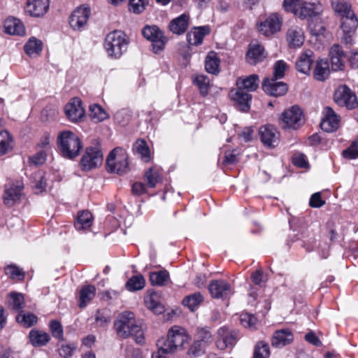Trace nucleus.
I'll list each match as a JSON object with an SVG mask.
<instances>
[{"mask_svg": "<svg viewBox=\"0 0 358 358\" xmlns=\"http://www.w3.org/2000/svg\"><path fill=\"white\" fill-rule=\"evenodd\" d=\"M329 64L327 59H320L316 61L313 71V77L319 81L325 80L329 76Z\"/></svg>", "mask_w": 358, "mask_h": 358, "instance_id": "32", "label": "nucleus"}, {"mask_svg": "<svg viewBox=\"0 0 358 358\" xmlns=\"http://www.w3.org/2000/svg\"><path fill=\"white\" fill-rule=\"evenodd\" d=\"M208 289L213 298H224L230 293L231 285L226 280H214L210 282Z\"/></svg>", "mask_w": 358, "mask_h": 358, "instance_id": "21", "label": "nucleus"}, {"mask_svg": "<svg viewBox=\"0 0 358 358\" xmlns=\"http://www.w3.org/2000/svg\"><path fill=\"white\" fill-rule=\"evenodd\" d=\"M43 43L41 41L32 37L24 45L25 52L30 57L38 55L42 50Z\"/></svg>", "mask_w": 358, "mask_h": 358, "instance_id": "37", "label": "nucleus"}, {"mask_svg": "<svg viewBox=\"0 0 358 358\" xmlns=\"http://www.w3.org/2000/svg\"><path fill=\"white\" fill-rule=\"evenodd\" d=\"M133 150L145 162L150 161V149L144 140L138 139L133 145Z\"/></svg>", "mask_w": 358, "mask_h": 358, "instance_id": "38", "label": "nucleus"}, {"mask_svg": "<svg viewBox=\"0 0 358 358\" xmlns=\"http://www.w3.org/2000/svg\"><path fill=\"white\" fill-rule=\"evenodd\" d=\"M147 4L148 0H129V10L138 14L145 10Z\"/></svg>", "mask_w": 358, "mask_h": 358, "instance_id": "59", "label": "nucleus"}, {"mask_svg": "<svg viewBox=\"0 0 358 358\" xmlns=\"http://www.w3.org/2000/svg\"><path fill=\"white\" fill-rule=\"evenodd\" d=\"M287 68V64L282 60L277 61L273 67V78L274 79H280L282 78Z\"/></svg>", "mask_w": 358, "mask_h": 358, "instance_id": "57", "label": "nucleus"}, {"mask_svg": "<svg viewBox=\"0 0 358 358\" xmlns=\"http://www.w3.org/2000/svg\"><path fill=\"white\" fill-rule=\"evenodd\" d=\"M188 340L189 336L185 329L174 326L169 329L166 338H162L157 341V346L162 353H171L182 347Z\"/></svg>", "mask_w": 358, "mask_h": 358, "instance_id": "3", "label": "nucleus"}, {"mask_svg": "<svg viewBox=\"0 0 358 358\" xmlns=\"http://www.w3.org/2000/svg\"><path fill=\"white\" fill-rule=\"evenodd\" d=\"M103 163V154L99 147H89L81 159L83 170L90 171L101 166Z\"/></svg>", "mask_w": 358, "mask_h": 358, "instance_id": "11", "label": "nucleus"}, {"mask_svg": "<svg viewBox=\"0 0 358 358\" xmlns=\"http://www.w3.org/2000/svg\"><path fill=\"white\" fill-rule=\"evenodd\" d=\"M169 273L166 270H162L157 272H151L150 273V281L152 285H164L168 280Z\"/></svg>", "mask_w": 358, "mask_h": 358, "instance_id": "44", "label": "nucleus"}, {"mask_svg": "<svg viewBox=\"0 0 358 358\" xmlns=\"http://www.w3.org/2000/svg\"><path fill=\"white\" fill-rule=\"evenodd\" d=\"M90 10L87 7H78L71 14L70 26L75 30L81 29L87 22Z\"/></svg>", "mask_w": 358, "mask_h": 358, "instance_id": "18", "label": "nucleus"}, {"mask_svg": "<svg viewBox=\"0 0 358 358\" xmlns=\"http://www.w3.org/2000/svg\"><path fill=\"white\" fill-rule=\"evenodd\" d=\"M76 346L74 344L62 345L59 349L60 356L64 358H69L72 356Z\"/></svg>", "mask_w": 358, "mask_h": 358, "instance_id": "63", "label": "nucleus"}, {"mask_svg": "<svg viewBox=\"0 0 358 358\" xmlns=\"http://www.w3.org/2000/svg\"><path fill=\"white\" fill-rule=\"evenodd\" d=\"M146 306L155 313H162L164 308L158 301V295L156 293H152L145 299Z\"/></svg>", "mask_w": 358, "mask_h": 358, "instance_id": "43", "label": "nucleus"}, {"mask_svg": "<svg viewBox=\"0 0 358 358\" xmlns=\"http://www.w3.org/2000/svg\"><path fill=\"white\" fill-rule=\"evenodd\" d=\"M324 117L320 123L322 130L327 132L336 131L340 124V118L330 107H325L324 109Z\"/></svg>", "mask_w": 358, "mask_h": 358, "instance_id": "17", "label": "nucleus"}, {"mask_svg": "<svg viewBox=\"0 0 358 358\" xmlns=\"http://www.w3.org/2000/svg\"><path fill=\"white\" fill-rule=\"evenodd\" d=\"M238 338V331L236 329L224 326L217 332L216 346L219 350H224L233 348Z\"/></svg>", "mask_w": 358, "mask_h": 358, "instance_id": "9", "label": "nucleus"}, {"mask_svg": "<svg viewBox=\"0 0 358 358\" xmlns=\"http://www.w3.org/2000/svg\"><path fill=\"white\" fill-rule=\"evenodd\" d=\"M293 341L294 335L292 331L289 329H282L273 333L271 342L273 347L280 348L289 345Z\"/></svg>", "mask_w": 358, "mask_h": 358, "instance_id": "20", "label": "nucleus"}, {"mask_svg": "<svg viewBox=\"0 0 358 358\" xmlns=\"http://www.w3.org/2000/svg\"><path fill=\"white\" fill-rule=\"evenodd\" d=\"M323 12V7L320 1L308 2L303 0L300 10L296 13V16L301 19L311 20L320 16Z\"/></svg>", "mask_w": 358, "mask_h": 358, "instance_id": "13", "label": "nucleus"}, {"mask_svg": "<svg viewBox=\"0 0 358 358\" xmlns=\"http://www.w3.org/2000/svg\"><path fill=\"white\" fill-rule=\"evenodd\" d=\"M23 189L22 180H15L6 185L3 195V204L8 208L19 204L24 196Z\"/></svg>", "mask_w": 358, "mask_h": 358, "instance_id": "6", "label": "nucleus"}, {"mask_svg": "<svg viewBox=\"0 0 358 358\" xmlns=\"http://www.w3.org/2000/svg\"><path fill=\"white\" fill-rule=\"evenodd\" d=\"M162 169L157 165L148 169L145 173V179H160L163 177Z\"/></svg>", "mask_w": 358, "mask_h": 358, "instance_id": "60", "label": "nucleus"}, {"mask_svg": "<svg viewBox=\"0 0 358 358\" xmlns=\"http://www.w3.org/2000/svg\"><path fill=\"white\" fill-rule=\"evenodd\" d=\"M6 33L10 35H23L25 29L22 22L16 18L7 19L4 24Z\"/></svg>", "mask_w": 358, "mask_h": 358, "instance_id": "33", "label": "nucleus"}, {"mask_svg": "<svg viewBox=\"0 0 358 358\" xmlns=\"http://www.w3.org/2000/svg\"><path fill=\"white\" fill-rule=\"evenodd\" d=\"M29 338L30 343L35 347L43 346L50 341L48 333L35 329L30 331Z\"/></svg>", "mask_w": 358, "mask_h": 358, "instance_id": "35", "label": "nucleus"}, {"mask_svg": "<svg viewBox=\"0 0 358 358\" xmlns=\"http://www.w3.org/2000/svg\"><path fill=\"white\" fill-rule=\"evenodd\" d=\"M303 0H284L283 8L287 12H290L295 15L300 10Z\"/></svg>", "mask_w": 358, "mask_h": 358, "instance_id": "54", "label": "nucleus"}, {"mask_svg": "<svg viewBox=\"0 0 358 358\" xmlns=\"http://www.w3.org/2000/svg\"><path fill=\"white\" fill-rule=\"evenodd\" d=\"M259 84V76L257 74H252L249 76L239 77L236 80L237 88L245 90L248 92L255 91Z\"/></svg>", "mask_w": 358, "mask_h": 358, "instance_id": "29", "label": "nucleus"}, {"mask_svg": "<svg viewBox=\"0 0 358 358\" xmlns=\"http://www.w3.org/2000/svg\"><path fill=\"white\" fill-rule=\"evenodd\" d=\"M358 26V18L356 15L342 20L341 29L343 33H355Z\"/></svg>", "mask_w": 358, "mask_h": 358, "instance_id": "45", "label": "nucleus"}, {"mask_svg": "<svg viewBox=\"0 0 358 358\" xmlns=\"http://www.w3.org/2000/svg\"><path fill=\"white\" fill-rule=\"evenodd\" d=\"M210 32L208 26L194 27L187 34V40L190 45H199L202 43L203 38Z\"/></svg>", "mask_w": 358, "mask_h": 358, "instance_id": "28", "label": "nucleus"}, {"mask_svg": "<svg viewBox=\"0 0 358 358\" xmlns=\"http://www.w3.org/2000/svg\"><path fill=\"white\" fill-rule=\"evenodd\" d=\"M282 18L278 13L269 15L264 21L258 25L259 32L266 36H271L281 29Z\"/></svg>", "mask_w": 358, "mask_h": 358, "instance_id": "12", "label": "nucleus"}, {"mask_svg": "<svg viewBox=\"0 0 358 358\" xmlns=\"http://www.w3.org/2000/svg\"><path fill=\"white\" fill-rule=\"evenodd\" d=\"M89 115L92 120L95 122H100L108 117V113L98 104H93L90 106Z\"/></svg>", "mask_w": 358, "mask_h": 358, "instance_id": "41", "label": "nucleus"}, {"mask_svg": "<svg viewBox=\"0 0 358 358\" xmlns=\"http://www.w3.org/2000/svg\"><path fill=\"white\" fill-rule=\"evenodd\" d=\"M66 117L72 122L80 120L85 115V110L82 106L79 98L75 97L69 102L64 108Z\"/></svg>", "mask_w": 358, "mask_h": 358, "instance_id": "16", "label": "nucleus"}, {"mask_svg": "<svg viewBox=\"0 0 358 358\" xmlns=\"http://www.w3.org/2000/svg\"><path fill=\"white\" fill-rule=\"evenodd\" d=\"M206 345L201 341H194L188 350V355L192 357H199L204 353Z\"/></svg>", "mask_w": 358, "mask_h": 358, "instance_id": "55", "label": "nucleus"}, {"mask_svg": "<svg viewBox=\"0 0 358 358\" xmlns=\"http://www.w3.org/2000/svg\"><path fill=\"white\" fill-rule=\"evenodd\" d=\"M145 280L141 274L131 277L126 282V288L130 292H135L143 289Z\"/></svg>", "mask_w": 358, "mask_h": 358, "instance_id": "39", "label": "nucleus"}, {"mask_svg": "<svg viewBox=\"0 0 358 358\" xmlns=\"http://www.w3.org/2000/svg\"><path fill=\"white\" fill-rule=\"evenodd\" d=\"M57 145L62 156L69 159L78 156L83 148L80 138L70 131H64L59 134Z\"/></svg>", "mask_w": 358, "mask_h": 358, "instance_id": "4", "label": "nucleus"}, {"mask_svg": "<svg viewBox=\"0 0 358 358\" xmlns=\"http://www.w3.org/2000/svg\"><path fill=\"white\" fill-rule=\"evenodd\" d=\"M270 356V348L268 345L264 341L257 343L252 358H268Z\"/></svg>", "mask_w": 358, "mask_h": 358, "instance_id": "48", "label": "nucleus"}, {"mask_svg": "<svg viewBox=\"0 0 358 358\" xmlns=\"http://www.w3.org/2000/svg\"><path fill=\"white\" fill-rule=\"evenodd\" d=\"M286 40L290 48H296L301 47L305 40L304 33L299 26H292L286 34Z\"/></svg>", "mask_w": 358, "mask_h": 358, "instance_id": "22", "label": "nucleus"}, {"mask_svg": "<svg viewBox=\"0 0 358 358\" xmlns=\"http://www.w3.org/2000/svg\"><path fill=\"white\" fill-rule=\"evenodd\" d=\"M114 327L120 337L127 338L132 336L137 344H144V332L141 327L137 324L133 313L128 311L122 313L115 322Z\"/></svg>", "mask_w": 358, "mask_h": 358, "instance_id": "1", "label": "nucleus"}, {"mask_svg": "<svg viewBox=\"0 0 358 358\" xmlns=\"http://www.w3.org/2000/svg\"><path fill=\"white\" fill-rule=\"evenodd\" d=\"M193 83L199 89L200 93L202 96H206L208 93L209 88V78L203 75H199L194 77Z\"/></svg>", "mask_w": 358, "mask_h": 358, "instance_id": "49", "label": "nucleus"}, {"mask_svg": "<svg viewBox=\"0 0 358 358\" xmlns=\"http://www.w3.org/2000/svg\"><path fill=\"white\" fill-rule=\"evenodd\" d=\"M264 91L270 96H280L286 94L288 87L286 83L274 78H265L262 83Z\"/></svg>", "mask_w": 358, "mask_h": 358, "instance_id": "15", "label": "nucleus"}, {"mask_svg": "<svg viewBox=\"0 0 358 358\" xmlns=\"http://www.w3.org/2000/svg\"><path fill=\"white\" fill-rule=\"evenodd\" d=\"M260 140L264 146L268 148L276 147L280 141V134L272 125L267 124L259 128Z\"/></svg>", "mask_w": 358, "mask_h": 358, "instance_id": "14", "label": "nucleus"}, {"mask_svg": "<svg viewBox=\"0 0 358 358\" xmlns=\"http://www.w3.org/2000/svg\"><path fill=\"white\" fill-rule=\"evenodd\" d=\"M189 17L186 14H182L173 20L169 24L170 30L176 34L180 35L186 31L189 24Z\"/></svg>", "mask_w": 358, "mask_h": 358, "instance_id": "30", "label": "nucleus"}, {"mask_svg": "<svg viewBox=\"0 0 358 358\" xmlns=\"http://www.w3.org/2000/svg\"><path fill=\"white\" fill-rule=\"evenodd\" d=\"M280 120L283 128L297 129L304 122L303 112L299 106H294L282 114Z\"/></svg>", "mask_w": 358, "mask_h": 358, "instance_id": "10", "label": "nucleus"}, {"mask_svg": "<svg viewBox=\"0 0 358 358\" xmlns=\"http://www.w3.org/2000/svg\"><path fill=\"white\" fill-rule=\"evenodd\" d=\"M105 167L108 173L119 177L128 175L133 169L128 152L121 147L110 151L106 159Z\"/></svg>", "mask_w": 358, "mask_h": 358, "instance_id": "2", "label": "nucleus"}, {"mask_svg": "<svg viewBox=\"0 0 358 358\" xmlns=\"http://www.w3.org/2000/svg\"><path fill=\"white\" fill-rule=\"evenodd\" d=\"M293 164L301 168H305L308 166V162L305 155L302 153H296L292 158Z\"/></svg>", "mask_w": 358, "mask_h": 358, "instance_id": "64", "label": "nucleus"}, {"mask_svg": "<svg viewBox=\"0 0 358 358\" xmlns=\"http://www.w3.org/2000/svg\"><path fill=\"white\" fill-rule=\"evenodd\" d=\"M131 113L126 109L118 110L114 115L115 122L122 126L126 125L131 119Z\"/></svg>", "mask_w": 358, "mask_h": 358, "instance_id": "53", "label": "nucleus"}, {"mask_svg": "<svg viewBox=\"0 0 358 358\" xmlns=\"http://www.w3.org/2000/svg\"><path fill=\"white\" fill-rule=\"evenodd\" d=\"M96 294V288L94 285H85L82 287L79 294L78 306L83 308L94 299Z\"/></svg>", "mask_w": 358, "mask_h": 358, "instance_id": "34", "label": "nucleus"}, {"mask_svg": "<svg viewBox=\"0 0 358 358\" xmlns=\"http://www.w3.org/2000/svg\"><path fill=\"white\" fill-rule=\"evenodd\" d=\"M250 278L255 285L259 286H262V284L266 282L262 269H258L252 273Z\"/></svg>", "mask_w": 358, "mask_h": 358, "instance_id": "62", "label": "nucleus"}, {"mask_svg": "<svg viewBox=\"0 0 358 358\" xmlns=\"http://www.w3.org/2000/svg\"><path fill=\"white\" fill-rule=\"evenodd\" d=\"M229 96L236 102V107L243 112H247L250 108L252 95L243 90L237 88L230 91Z\"/></svg>", "mask_w": 358, "mask_h": 358, "instance_id": "19", "label": "nucleus"}, {"mask_svg": "<svg viewBox=\"0 0 358 358\" xmlns=\"http://www.w3.org/2000/svg\"><path fill=\"white\" fill-rule=\"evenodd\" d=\"M203 301L200 292L189 294L182 300V305L187 306L190 310L194 311Z\"/></svg>", "mask_w": 358, "mask_h": 358, "instance_id": "40", "label": "nucleus"}, {"mask_svg": "<svg viewBox=\"0 0 358 358\" xmlns=\"http://www.w3.org/2000/svg\"><path fill=\"white\" fill-rule=\"evenodd\" d=\"M314 61V53L310 50L302 52L296 62V68L298 71L308 75L310 73L311 66Z\"/></svg>", "mask_w": 358, "mask_h": 358, "instance_id": "24", "label": "nucleus"}, {"mask_svg": "<svg viewBox=\"0 0 358 358\" xmlns=\"http://www.w3.org/2000/svg\"><path fill=\"white\" fill-rule=\"evenodd\" d=\"M16 321L24 327H31L37 322V317L31 313L21 311L16 316Z\"/></svg>", "mask_w": 358, "mask_h": 358, "instance_id": "42", "label": "nucleus"}, {"mask_svg": "<svg viewBox=\"0 0 358 358\" xmlns=\"http://www.w3.org/2000/svg\"><path fill=\"white\" fill-rule=\"evenodd\" d=\"M12 137L4 130L0 131V155H3L11 149Z\"/></svg>", "mask_w": 358, "mask_h": 358, "instance_id": "46", "label": "nucleus"}, {"mask_svg": "<svg viewBox=\"0 0 358 358\" xmlns=\"http://www.w3.org/2000/svg\"><path fill=\"white\" fill-rule=\"evenodd\" d=\"M49 9V0H27L26 11L34 17L45 15Z\"/></svg>", "mask_w": 358, "mask_h": 358, "instance_id": "23", "label": "nucleus"}, {"mask_svg": "<svg viewBox=\"0 0 358 358\" xmlns=\"http://www.w3.org/2000/svg\"><path fill=\"white\" fill-rule=\"evenodd\" d=\"M93 223V216L89 210H82L78 212L74 222V226L77 230H85L89 229Z\"/></svg>", "mask_w": 358, "mask_h": 358, "instance_id": "31", "label": "nucleus"}, {"mask_svg": "<svg viewBox=\"0 0 358 358\" xmlns=\"http://www.w3.org/2000/svg\"><path fill=\"white\" fill-rule=\"evenodd\" d=\"M143 36L152 43V50L155 53L161 52L167 43V38L157 26L146 25L142 29Z\"/></svg>", "mask_w": 358, "mask_h": 358, "instance_id": "7", "label": "nucleus"}, {"mask_svg": "<svg viewBox=\"0 0 358 358\" xmlns=\"http://www.w3.org/2000/svg\"><path fill=\"white\" fill-rule=\"evenodd\" d=\"M195 340L203 343L206 346L208 343L212 341V334L207 328H198L195 334Z\"/></svg>", "mask_w": 358, "mask_h": 358, "instance_id": "52", "label": "nucleus"}, {"mask_svg": "<svg viewBox=\"0 0 358 358\" xmlns=\"http://www.w3.org/2000/svg\"><path fill=\"white\" fill-rule=\"evenodd\" d=\"M104 46L110 57L120 58L127 49L124 33L117 30L109 33L106 37Z\"/></svg>", "mask_w": 358, "mask_h": 358, "instance_id": "5", "label": "nucleus"}, {"mask_svg": "<svg viewBox=\"0 0 358 358\" xmlns=\"http://www.w3.org/2000/svg\"><path fill=\"white\" fill-rule=\"evenodd\" d=\"M334 100L336 103L342 107L352 110L358 106L357 96L346 85L338 87L334 94Z\"/></svg>", "mask_w": 358, "mask_h": 358, "instance_id": "8", "label": "nucleus"}, {"mask_svg": "<svg viewBox=\"0 0 358 358\" xmlns=\"http://www.w3.org/2000/svg\"><path fill=\"white\" fill-rule=\"evenodd\" d=\"M145 182L136 181L131 185V193L134 196H141L146 193Z\"/></svg>", "mask_w": 358, "mask_h": 358, "instance_id": "61", "label": "nucleus"}, {"mask_svg": "<svg viewBox=\"0 0 358 358\" xmlns=\"http://www.w3.org/2000/svg\"><path fill=\"white\" fill-rule=\"evenodd\" d=\"M343 157L347 159L358 158V142L353 141L351 145L342 152Z\"/></svg>", "mask_w": 358, "mask_h": 358, "instance_id": "56", "label": "nucleus"}, {"mask_svg": "<svg viewBox=\"0 0 358 358\" xmlns=\"http://www.w3.org/2000/svg\"><path fill=\"white\" fill-rule=\"evenodd\" d=\"M308 27L311 33L316 36L323 34L325 31L324 26L320 16L309 20Z\"/></svg>", "mask_w": 358, "mask_h": 358, "instance_id": "50", "label": "nucleus"}, {"mask_svg": "<svg viewBox=\"0 0 358 358\" xmlns=\"http://www.w3.org/2000/svg\"><path fill=\"white\" fill-rule=\"evenodd\" d=\"M238 152L237 150H227L225 152L222 164L229 166L236 164L238 161Z\"/></svg>", "mask_w": 358, "mask_h": 358, "instance_id": "58", "label": "nucleus"}, {"mask_svg": "<svg viewBox=\"0 0 358 358\" xmlns=\"http://www.w3.org/2000/svg\"><path fill=\"white\" fill-rule=\"evenodd\" d=\"M9 305L14 311L21 310L24 306V296L20 293L12 292L10 294Z\"/></svg>", "mask_w": 358, "mask_h": 358, "instance_id": "47", "label": "nucleus"}, {"mask_svg": "<svg viewBox=\"0 0 358 358\" xmlns=\"http://www.w3.org/2000/svg\"><path fill=\"white\" fill-rule=\"evenodd\" d=\"M329 56L333 71H338L344 67V52L341 47L337 44L334 45L329 50Z\"/></svg>", "mask_w": 358, "mask_h": 358, "instance_id": "27", "label": "nucleus"}, {"mask_svg": "<svg viewBox=\"0 0 358 358\" xmlns=\"http://www.w3.org/2000/svg\"><path fill=\"white\" fill-rule=\"evenodd\" d=\"M220 60L215 52H208L205 60V69L211 74H217L220 71Z\"/></svg>", "mask_w": 358, "mask_h": 358, "instance_id": "36", "label": "nucleus"}, {"mask_svg": "<svg viewBox=\"0 0 358 358\" xmlns=\"http://www.w3.org/2000/svg\"><path fill=\"white\" fill-rule=\"evenodd\" d=\"M331 4L334 13L343 19L355 15L348 0H332Z\"/></svg>", "mask_w": 358, "mask_h": 358, "instance_id": "26", "label": "nucleus"}, {"mask_svg": "<svg viewBox=\"0 0 358 358\" xmlns=\"http://www.w3.org/2000/svg\"><path fill=\"white\" fill-rule=\"evenodd\" d=\"M50 331L53 337L59 341L64 340L63 327L58 320H51L49 324Z\"/></svg>", "mask_w": 358, "mask_h": 358, "instance_id": "51", "label": "nucleus"}, {"mask_svg": "<svg viewBox=\"0 0 358 358\" xmlns=\"http://www.w3.org/2000/svg\"><path fill=\"white\" fill-rule=\"evenodd\" d=\"M264 47L259 44H250L246 54V60L251 65H255L266 58Z\"/></svg>", "mask_w": 358, "mask_h": 358, "instance_id": "25", "label": "nucleus"}]
</instances>
